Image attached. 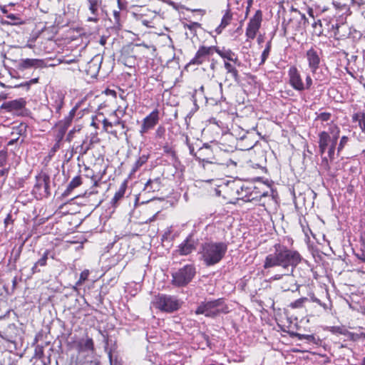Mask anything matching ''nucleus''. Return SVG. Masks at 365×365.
<instances>
[{"mask_svg": "<svg viewBox=\"0 0 365 365\" xmlns=\"http://www.w3.org/2000/svg\"><path fill=\"white\" fill-rule=\"evenodd\" d=\"M274 247V252L269 254L265 257L264 269L281 267L283 269L289 270L290 269L292 273L302 259L301 255L297 251L289 249L280 244H276Z\"/></svg>", "mask_w": 365, "mask_h": 365, "instance_id": "1", "label": "nucleus"}, {"mask_svg": "<svg viewBox=\"0 0 365 365\" xmlns=\"http://www.w3.org/2000/svg\"><path fill=\"white\" fill-rule=\"evenodd\" d=\"M227 245L225 242H205L201 246L202 259L207 266L217 264L225 256Z\"/></svg>", "mask_w": 365, "mask_h": 365, "instance_id": "2", "label": "nucleus"}, {"mask_svg": "<svg viewBox=\"0 0 365 365\" xmlns=\"http://www.w3.org/2000/svg\"><path fill=\"white\" fill-rule=\"evenodd\" d=\"M229 312L228 307L222 299L201 302L195 310L196 314H204L207 317L215 318L221 314Z\"/></svg>", "mask_w": 365, "mask_h": 365, "instance_id": "3", "label": "nucleus"}, {"mask_svg": "<svg viewBox=\"0 0 365 365\" xmlns=\"http://www.w3.org/2000/svg\"><path fill=\"white\" fill-rule=\"evenodd\" d=\"M198 156L197 158L199 160L203 163V166L205 167V163L207 164H214L217 165H222L228 167L230 165H236V163L232 160L230 158H227L226 160H222V157L226 155L225 153L220 151L212 158H206L207 155L211 153V149L210 147H205L200 148L198 152Z\"/></svg>", "mask_w": 365, "mask_h": 365, "instance_id": "4", "label": "nucleus"}, {"mask_svg": "<svg viewBox=\"0 0 365 365\" xmlns=\"http://www.w3.org/2000/svg\"><path fill=\"white\" fill-rule=\"evenodd\" d=\"M153 304L163 312H173L180 307L181 302L173 296L158 294L155 296Z\"/></svg>", "mask_w": 365, "mask_h": 365, "instance_id": "5", "label": "nucleus"}, {"mask_svg": "<svg viewBox=\"0 0 365 365\" xmlns=\"http://www.w3.org/2000/svg\"><path fill=\"white\" fill-rule=\"evenodd\" d=\"M195 274V268L191 265H185L177 272L173 273L172 284L176 287L187 285Z\"/></svg>", "mask_w": 365, "mask_h": 365, "instance_id": "6", "label": "nucleus"}, {"mask_svg": "<svg viewBox=\"0 0 365 365\" xmlns=\"http://www.w3.org/2000/svg\"><path fill=\"white\" fill-rule=\"evenodd\" d=\"M49 182L50 179L47 175L42 174L36 176V184L33 189V193L36 198L41 199L49 196Z\"/></svg>", "mask_w": 365, "mask_h": 365, "instance_id": "7", "label": "nucleus"}, {"mask_svg": "<svg viewBox=\"0 0 365 365\" xmlns=\"http://www.w3.org/2000/svg\"><path fill=\"white\" fill-rule=\"evenodd\" d=\"M262 21V13L257 10L250 19L246 29V36L248 39H254L259 31Z\"/></svg>", "mask_w": 365, "mask_h": 365, "instance_id": "8", "label": "nucleus"}, {"mask_svg": "<svg viewBox=\"0 0 365 365\" xmlns=\"http://www.w3.org/2000/svg\"><path fill=\"white\" fill-rule=\"evenodd\" d=\"M273 280L282 279L280 287L284 292L291 291L292 292L299 289V286L297 284L295 277L292 274H276L272 277Z\"/></svg>", "mask_w": 365, "mask_h": 365, "instance_id": "9", "label": "nucleus"}, {"mask_svg": "<svg viewBox=\"0 0 365 365\" xmlns=\"http://www.w3.org/2000/svg\"><path fill=\"white\" fill-rule=\"evenodd\" d=\"M214 49H215V46H200L194 58L190 60L189 64L201 65L214 53Z\"/></svg>", "mask_w": 365, "mask_h": 365, "instance_id": "10", "label": "nucleus"}, {"mask_svg": "<svg viewBox=\"0 0 365 365\" xmlns=\"http://www.w3.org/2000/svg\"><path fill=\"white\" fill-rule=\"evenodd\" d=\"M289 82L290 86L297 91L305 90V86L301 74L296 66H291L288 71Z\"/></svg>", "mask_w": 365, "mask_h": 365, "instance_id": "11", "label": "nucleus"}, {"mask_svg": "<svg viewBox=\"0 0 365 365\" xmlns=\"http://www.w3.org/2000/svg\"><path fill=\"white\" fill-rule=\"evenodd\" d=\"M197 243V240L192 235H190L179 245L175 252L180 255H187L196 250Z\"/></svg>", "mask_w": 365, "mask_h": 365, "instance_id": "12", "label": "nucleus"}, {"mask_svg": "<svg viewBox=\"0 0 365 365\" xmlns=\"http://www.w3.org/2000/svg\"><path fill=\"white\" fill-rule=\"evenodd\" d=\"M158 121L159 111L158 109H155L143 119L140 130L141 135H143L149 130L153 128L158 123Z\"/></svg>", "mask_w": 365, "mask_h": 365, "instance_id": "13", "label": "nucleus"}, {"mask_svg": "<svg viewBox=\"0 0 365 365\" xmlns=\"http://www.w3.org/2000/svg\"><path fill=\"white\" fill-rule=\"evenodd\" d=\"M306 58L312 74H317L321 61L318 51L311 48L306 53Z\"/></svg>", "mask_w": 365, "mask_h": 365, "instance_id": "14", "label": "nucleus"}, {"mask_svg": "<svg viewBox=\"0 0 365 365\" xmlns=\"http://www.w3.org/2000/svg\"><path fill=\"white\" fill-rule=\"evenodd\" d=\"M26 101L24 98L16 99L3 103L1 108L5 109L8 111L19 110L24 108Z\"/></svg>", "mask_w": 365, "mask_h": 365, "instance_id": "15", "label": "nucleus"}, {"mask_svg": "<svg viewBox=\"0 0 365 365\" xmlns=\"http://www.w3.org/2000/svg\"><path fill=\"white\" fill-rule=\"evenodd\" d=\"M332 141V138H331L329 133L326 131H322L319 134V148L320 153L322 155L324 154L329 145L331 144Z\"/></svg>", "mask_w": 365, "mask_h": 365, "instance_id": "16", "label": "nucleus"}, {"mask_svg": "<svg viewBox=\"0 0 365 365\" xmlns=\"http://www.w3.org/2000/svg\"><path fill=\"white\" fill-rule=\"evenodd\" d=\"M42 64V61L34 58H25L21 60L18 63V69L24 71L31 68H38Z\"/></svg>", "mask_w": 365, "mask_h": 365, "instance_id": "17", "label": "nucleus"}, {"mask_svg": "<svg viewBox=\"0 0 365 365\" xmlns=\"http://www.w3.org/2000/svg\"><path fill=\"white\" fill-rule=\"evenodd\" d=\"M215 51L222 58L227 59L228 61H232L235 63L238 62V58L235 57V54L230 49H225V48L220 49L215 46L214 52Z\"/></svg>", "mask_w": 365, "mask_h": 365, "instance_id": "18", "label": "nucleus"}, {"mask_svg": "<svg viewBox=\"0 0 365 365\" xmlns=\"http://www.w3.org/2000/svg\"><path fill=\"white\" fill-rule=\"evenodd\" d=\"M232 14L230 13V10H227L225 14H224L220 24L215 29V32L217 34H220L222 31V30L230 24L231 20H232Z\"/></svg>", "mask_w": 365, "mask_h": 365, "instance_id": "19", "label": "nucleus"}, {"mask_svg": "<svg viewBox=\"0 0 365 365\" xmlns=\"http://www.w3.org/2000/svg\"><path fill=\"white\" fill-rule=\"evenodd\" d=\"M224 66L227 71V73L230 75L235 83H238L240 81V76L236 68L227 61H225Z\"/></svg>", "mask_w": 365, "mask_h": 365, "instance_id": "20", "label": "nucleus"}, {"mask_svg": "<svg viewBox=\"0 0 365 365\" xmlns=\"http://www.w3.org/2000/svg\"><path fill=\"white\" fill-rule=\"evenodd\" d=\"M6 18L10 21L1 20L3 25H21L24 21L18 16L14 14H9L6 15Z\"/></svg>", "mask_w": 365, "mask_h": 365, "instance_id": "21", "label": "nucleus"}, {"mask_svg": "<svg viewBox=\"0 0 365 365\" xmlns=\"http://www.w3.org/2000/svg\"><path fill=\"white\" fill-rule=\"evenodd\" d=\"M160 187V181L159 179L156 178L155 180H149L145 186V190L148 192H155L158 190Z\"/></svg>", "mask_w": 365, "mask_h": 365, "instance_id": "22", "label": "nucleus"}, {"mask_svg": "<svg viewBox=\"0 0 365 365\" xmlns=\"http://www.w3.org/2000/svg\"><path fill=\"white\" fill-rule=\"evenodd\" d=\"M103 57L100 55L94 56L91 61L88 62V68H92L93 72L98 71L101 67Z\"/></svg>", "mask_w": 365, "mask_h": 365, "instance_id": "23", "label": "nucleus"}, {"mask_svg": "<svg viewBox=\"0 0 365 365\" xmlns=\"http://www.w3.org/2000/svg\"><path fill=\"white\" fill-rule=\"evenodd\" d=\"M27 129V125L25 123H21L18 125L12 128V135L22 136L25 135Z\"/></svg>", "mask_w": 365, "mask_h": 365, "instance_id": "24", "label": "nucleus"}, {"mask_svg": "<svg viewBox=\"0 0 365 365\" xmlns=\"http://www.w3.org/2000/svg\"><path fill=\"white\" fill-rule=\"evenodd\" d=\"M327 125H329V128H328V131H327V132L329 133L331 138H332V139H334V140H338V138L339 137V133H340L339 128L336 125L334 124L333 123H328Z\"/></svg>", "mask_w": 365, "mask_h": 365, "instance_id": "25", "label": "nucleus"}, {"mask_svg": "<svg viewBox=\"0 0 365 365\" xmlns=\"http://www.w3.org/2000/svg\"><path fill=\"white\" fill-rule=\"evenodd\" d=\"M82 183L81 178L80 176H76L72 179V180L68 184L64 195H68L74 188L78 187Z\"/></svg>", "mask_w": 365, "mask_h": 365, "instance_id": "26", "label": "nucleus"}, {"mask_svg": "<svg viewBox=\"0 0 365 365\" xmlns=\"http://www.w3.org/2000/svg\"><path fill=\"white\" fill-rule=\"evenodd\" d=\"M227 185L232 189L233 191H235L238 195L241 194V192L243 190V185L242 182L239 180H233L231 182H229Z\"/></svg>", "mask_w": 365, "mask_h": 365, "instance_id": "27", "label": "nucleus"}, {"mask_svg": "<svg viewBox=\"0 0 365 365\" xmlns=\"http://www.w3.org/2000/svg\"><path fill=\"white\" fill-rule=\"evenodd\" d=\"M88 3V10L91 12H99V9L102 4V0H87Z\"/></svg>", "mask_w": 365, "mask_h": 365, "instance_id": "28", "label": "nucleus"}, {"mask_svg": "<svg viewBox=\"0 0 365 365\" xmlns=\"http://www.w3.org/2000/svg\"><path fill=\"white\" fill-rule=\"evenodd\" d=\"M125 192V187L124 185H122L121 187L119 188V190L115 193L112 200L111 204L113 205H115L119 200H120Z\"/></svg>", "mask_w": 365, "mask_h": 365, "instance_id": "29", "label": "nucleus"}, {"mask_svg": "<svg viewBox=\"0 0 365 365\" xmlns=\"http://www.w3.org/2000/svg\"><path fill=\"white\" fill-rule=\"evenodd\" d=\"M308 301L307 297L299 298L290 304V307L293 309H299L304 307L305 302Z\"/></svg>", "mask_w": 365, "mask_h": 365, "instance_id": "30", "label": "nucleus"}, {"mask_svg": "<svg viewBox=\"0 0 365 365\" xmlns=\"http://www.w3.org/2000/svg\"><path fill=\"white\" fill-rule=\"evenodd\" d=\"M354 120L359 121V126L361 129L365 130V114L358 113L354 115Z\"/></svg>", "mask_w": 365, "mask_h": 365, "instance_id": "31", "label": "nucleus"}, {"mask_svg": "<svg viewBox=\"0 0 365 365\" xmlns=\"http://www.w3.org/2000/svg\"><path fill=\"white\" fill-rule=\"evenodd\" d=\"M80 346L82 349L93 350V341L91 338H88L84 342H80Z\"/></svg>", "mask_w": 365, "mask_h": 365, "instance_id": "32", "label": "nucleus"}, {"mask_svg": "<svg viewBox=\"0 0 365 365\" xmlns=\"http://www.w3.org/2000/svg\"><path fill=\"white\" fill-rule=\"evenodd\" d=\"M336 143H337V140H334V139H332L331 144L329 145V146L328 147V148L327 150V153H328V156L330 159H334V158L335 148H336Z\"/></svg>", "mask_w": 365, "mask_h": 365, "instance_id": "33", "label": "nucleus"}, {"mask_svg": "<svg viewBox=\"0 0 365 365\" xmlns=\"http://www.w3.org/2000/svg\"><path fill=\"white\" fill-rule=\"evenodd\" d=\"M270 48H271V42L269 41V42H267V46L262 53L260 64L264 63L265 62V61L267 60V58H268L269 51H270Z\"/></svg>", "mask_w": 365, "mask_h": 365, "instance_id": "34", "label": "nucleus"}, {"mask_svg": "<svg viewBox=\"0 0 365 365\" xmlns=\"http://www.w3.org/2000/svg\"><path fill=\"white\" fill-rule=\"evenodd\" d=\"M88 275H89V271L88 269H85L83 270L81 274H80V277H79V279L78 280V282H76V286H80L81 285L88 277Z\"/></svg>", "mask_w": 365, "mask_h": 365, "instance_id": "35", "label": "nucleus"}, {"mask_svg": "<svg viewBox=\"0 0 365 365\" xmlns=\"http://www.w3.org/2000/svg\"><path fill=\"white\" fill-rule=\"evenodd\" d=\"M331 116V113H321L317 115L316 120H320L322 123L328 122Z\"/></svg>", "mask_w": 365, "mask_h": 365, "instance_id": "36", "label": "nucleus"}, {"mask_svg": "<svg viewBox=\"0 0 365 365\" xmlns=\"http://www.w3.org/2000/svg\"><path fill=\"white\" fill-rule=\"evenodd\" d=\"M49 254V251L48 250H46L43 256L41 257V258L40 259H38L36 263L38 265V266H41V267H43L46 264V261L48 259V255Z\"/></svg>", "mask_w": 365, "mask_h": 365, "instance_id": "37", "label": "nucleus"}, {"mask_svg": "<svg viewBox=\"0 0 365 365\" xmlns=\"http://www.w3.org/2000/svg\"><path fill=\"white\" fill-rule=\"evenodd\" d=\"M349 141V138L346 137V136H342L341 138V140H340V142H339V144L338 145V148H337V152H338V154L341 152V150L344 148V146L346 145V143H348Z\"/></svg>", "mask_w": 365, "mask_h": 365, "instance_id": "38", "label": "nucleus"}, {"mask_svg": "<svg viewBox=\"0 0 365 365\" xmlns=\"http://www.w3.org/2000/svg\"><path fill=\"white\" fill-rule=\"evenodd\" d=\"M91 15L88 17L87 21L89 22H94L97 23L98 22L100 17H99V12H91L90 13Z\"/></svg>", "mask_w": 365, "mask_h": 365, "instance_id": "39", "label": "nucleus"}, {"mask_svg": "<svg viewBox=\"0 0 365 365\" xmlns=\"http://www.w3.org/2000/svg\"><path fill=\"white\" fill-rule=\"evenodd\" d=\"M148 160V156L146 155H142L139 158V159L135 163V167L136 168H140L145 163H146Z\"/></svg>", "mask_w": 365, "mask_h": 365, "instance_id": "40", "label": "nucleus"}, {"mask_svg": "<svg viewBox=\"0 0 365 365\" xmlns=\"http://www.w3.org/2000/svg\"><path fill=\"white\" fill-rule=\"evenodd\" d=\"M7 152L6 150H0V166L4 165L6 161Z\"/></svg>", "mask_w": 365, "mask_h": 365, "instance_id": "41", "label": "nucleus"}, {"mask_svg": "<svg viewBox=\"0 0 365 365\" xmlns=\"http://www.w3.org/2000/svg\"><path fill=\"white\" fill-rule=\"evenodd\" d=\"M305 81H306V83H304L305 90H309L312 85V79L309 75H307L306 76Z\"/></svg>", "mask_w": 365, "mask_h": 365, "instance_id": "42", "label": "nucleus"}, {"mask_svg": "<svg viewBox=\"0 0 365 365\" xmlns=\"http://www.w3.org/2000/svg\"><path fill=\"white\" fill-rule=\"evenodd\" d=\"M165 130L163 126H159L155 131L156 136L159 138L163 137L165 134Z\"/></svg>", "mask_w": 365, "mask_h": 365, "instance_id": "43", "label": "nucleus"}, {"mask_svg": "<svg viewBox=\"0 0 365 365\" xmlns=\"http://www.w3.org/2000/svg\"><path fill=\"white\" fill-rule=\"evenodd\" d=\"M38 78H33L31 80H30L29 81H27L26 83H21V86H27V90H29L30 88V86L33 83H38Z\"/></svg>", "mask_w": 365, "mask_h": 365, "instance_id": "44", "label": "nucleus"}, {"mask_svg": "<svg viewBox=\"0 0 365 365\" xmlns=\"http://www.w3.org/2000/svg\"><path fill=\"white\" fill-rule=\"evenodd\" d=\"M103 128L106 131L108 132V128L113 127V123L109 122L107 119L103 120Z\"/></svg>", "mask_w": 365, "mask_h": 365, "instance_id": "45", "label": "nucleus"}, {"mask_svg": "<svg viewBox=\"0 0 365 365\" xmlns=\"http://www.w3.org/2000/svg\"><path fill=\"white\" fill-rule=\"evenodd\" d=\"M113 16L115 19V22L116 24H119L120 22V11H113Z\"/></svg>", "mask_w": 365, "mask_h": 365, "instance_id": "46", "label": "nucleus"}, {"mask_svg": "<svg viewBox=\"0 0 365 365\" xmlns=\"http://www.w3.org/2000/svg\"><path fill=\"white\" fill-rule=\"evenodd\" d=\"M359 259L365 262V248L361 250V253L357 255Z\"/></svg>", "mask_w": 365, "mask_h": 365, "instance_id": "47", "label": "nucleus"}, {"mask_svg": "<svg viewBox=\"0 0 365 365\" xmlns=\"http://www.w3.org/2000/svg\"><path fill=\"white\" fill-rule=\"evenodd\" d=\"M120 125L122 126V128H124V123L122 122L121 120H118L116 121H115L113 123V125Z\"/></svg>", "mask_w": 365, "mask_h": 365, "instance_id": "48", "label": "nucleus"}, {"mask_svg": "<svg viewBox=\"0 0 365 365\" xmlns=\"http://www.w3.org/2000/svg\"><path fill=\"white\" fill-rule=\"evenodd\" d=\"M38 264L36 263L34 264V265L33 266L31 270H32V273H36L37 272H39V269H38Z\"/></svg>", "mask_w": 365, "mask_h": 365, "instance_id": "49", "label": "nucleus"}, {"mask_svg": "<svg viewBox=\"0 0 365 365\" xmlns=\"http://www.w3.org/2000/svg\"><path fill=\"white\" fill-rule=\"evenodd\" d=\"M19 139V137L14 138V139H12L11 140H9L8 142V145H14Z\"/></svg>", "mask_w": 365, "mask_h": 365, "instance_id": "50", "label": "nucleus"}, {"mask_svg": "<svg viewBox=\"0 0 365 365\" xmlns=\"http://www.w3.org/2000/svg\"><path fill=\"white\" fill-rule=\"evenodd\" d=\"M315 76V80L316 81H323V78H322V76L317 72V74H314Z\"/></svg>", "mask_w": 365, "mask_h": 365, "instance_id": "51", "label": "nucleus"}, {"mask_svg": "<svg viewBox=\"0 0 365 365\" xmlns=\"http://www.w3.org/2000/svg\"><path fill=\"white\" fill-rule=\"evenodd\" d=\"M317 25H319V26H322V21H321V20H318V21L314 22L313 24H312V26L315 28V27H317Z\"/></svg>", "mask_w": 365, "mask_h": 365, "instance_id": "52", "label": "nucleus"}, {"mask_svg": "<svg viewBox=\"0 0 365 365\" xmlns=\"http://www.w3.org/2000/svg\"><path fill=\"white\" fill-rule=\"evenodd\" d=\"M8 173L7 169H3L0 170V176H4Z\"/></svg>", "mask_w": 365, "mask_h": 365, "instance_id": "53", "label": "nucleus"}, {"mask_svg": "<svg viewBox=\"0 0 365 365\" xmlns=\"http://www.w3.org/2000/svg\"><path fill=\"white\" fill-rule=\"evenodd\" d=\"M308 14L309 15V16L314 18V11H313V9L312 8H309V9H308Z\"/></svg>", "mask_w": 365, "mask_h": 365, "instance_id": "54", "label": "nucleus"}, {"mask_svg": "<svg viewBox=\"0 0 365 365\" xmlns=\"http://www.w3.org/2000/svg\"><path fill=\"white\" fill-rule=\"evenodd\" d=\"M108 93L113 96H116V93L115 91H113V90H108Z\"/></svg>", "mask_w": 365, "mask_h": 365, "instance_id": "55", "label": "nucleus"}, {"mask_svg": "<svg viewBox=\"0 0 365 365\" xmlns=\"http://www.w3.org/2000/svg\"><path fill=\"white\" fill-rule=\"evenodd\" d=\"M75 113H76V108H73L71 111H70V116L71 118H73L75 115Z\"/></svg>", "mask_w": 365, "mask_h": 365, "instance_id": "56", "label": "nucleus"}, {"mask_svg": "<svg viewBox=\"0 0 365 365\" xmlns=\"http://www.w3.org/2000/svg\"><path fill=\"white\" fill-rule=\"evenodd\" d=\"M255 145V143H250V145H247V148H246L247 150H249V149H251Z\"/></svg>", "mask_w": 365, "mask_h": 365, "instance_id": "57", "label": "nucleus"}, {"mask_svg": "<svg viewBox=\"0 0 365 365\" xmlns=\"http://www.w3.org/2000/svg\"><path fill=\"white\" fill-rule=\"evenodd\" d=\"M301 16H302V19L304 21V24H306L307 22L308 23V20L304 14H302Z\"/></svg>", "mask_w": 365, "mask_h": 365, "instance_id": "58", "label": "nucleus"}, {"mask_svg": "<svg viewBox=\"0 0 365 365\" xmlns=\"http://www.w3.org/2000/svg\"><path fill=\"white\" fill-rule=\"evenodd\" d=\"M257 41L259 43H261L263 41V37L262 36H259L257 38Z\"/></svg>", "mask_w": 365, "mask_h": 365, "instance_id": "59", "label": "nucleus"}, {"mask_svg": "<svg viewBox=\"0 0 365 365\" xmlns=\"http://www.w3.org/2000/svg\"><path fill=\"white\" fill-rule=\"evenodd\" d=\"M247 138V136H246L245 135H242L240 138L241 140H244V139H245V138Z\"/></svg>", "mask_w": 365, "mask_h": 365, "instance_id": "60", "label": "nucleus"}, {"mask_svg": "<svg viewBox=\"0 0 365 365\" xmlns=\"http://www.w3.org/2000/svg\"><path fill=\"white\" fill-rule=\"evenodd\" d=\"M361 365H365V356L363 358Z\"/></svg>", "mask_w": 365, "mask_h": 365, "instance_id": "61", "label": "nucleus"}, {"mask_svg": "<svg viewBox=\"0 0 365 365\" xmlns=\"http://www.w3.org/2000/svg\"><path fill=\"white\" fill-rule=\"evenodd\" d=\"M1 11L4 14H7V10L6 9H2Z\"/></svg>", "mask_w": 365, "mask_h": 365, "instance_id": "62", "label": "nucleus"}, {"mask_svg": "<svg viewBox=\"0 0 365 365\" xmlns=\"http://www.w3.org/2000/svg\"><path fill=\"white\" fill-rule=\"evenodd\" d=\"M15 87H25L27 89V86H21V84L16 86Z\"/></svg>", "mask_w": 365, "mask_h": 365, "instance_id": "63", "label": "nucleus"}, {"mask_svg": "<svg viewBox=\"0 0 365 365\" xmlns=\"http://www.w3.org/2000/svg\"><path fill=\"white\" fill-rule=\"evenodd\" d=\"M0 337L3 338V339H6L2 334H1V332L0 331Z\"/></svg>", "mask_w": 365, "mask_h": 365, "instance_id": "64", "label": "nucleus"}]
</instances>
